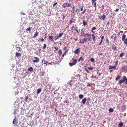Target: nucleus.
Returning a JSON list of instances; mask_svg holds the SVG:
<instances>
[{
    "label": "nucleus",
    "instance_id": "1",
    "mask_svg": "<svg viewBox=\"0 0 127 127\" xmlns=\"http://www.w3.org/2000/svg\"><path fill=\"white\" fill-rule=\"evenodd\" d=\"M77 61V59H74L73 58H72L69 63V66L71 67L74 65L76 64Z\"/></svg>",
    "mask_w": 127,
    "mask_h": 127
},
{
    "label": "nucleus",
    "instance_id": "2",
    "mask_svg": "<svg viewBox=\"0 0 127 127\" xmlns=\"http://www.w3.org/2000/svg\"><path fill=\"white\" fill-rule=\"evenodd\" d=\"M126 82L125 84L126 85H127V78H126L125 76H124L123 78V79L121 80L119 82L118 84L121 85L122 83Z\"/></svg>",
    "mask_w": 127,
    "mask_h": 127
},
{
    "label": "nucleus",
    "instance_id": "3",
    "mask_svg": "<svg viewBox=\"0 0 127 127\" xmlns=\"http://www.w3.org/2000/svg\"><path fill=\"white\" fill-rule=\"evenodd\" d=\"M126 35L123 34L122 36V40L123 41H124V43L126 45H127V37L126 38Z\"/></svg>",
    "mask_w": 127,
    "mask_h": 127
},
{
    "label": "nucleus",
    "instance_id": "4",
    "mask_svg": "<svg viewBox=\"0 0 127 127\" xmlns=\"http://www.w3.org/2000/svg\"><path fill=\"white\" fill-rule=\"evenodd\" d=\"M62 6L64 8H65L67 7H70L71 6V4L68 3H66L63 4Z\"/></svg>",
    "mask_w": 127,
    "mask_h": 127
},
{
    "label": "nucleus",
    "instance_id": "5",
    "mask_svg": "<svg viewBox=\"0 0 127 127\" xmlns=\"http://www.w3.org/2000/svg\"><path fill=\"white\" fill-rule=\"evenodd\" d=\"M33 58L35 59V60H33V62L34 63H37L39 61V58L36 57H34Z\"/></svg>",
    "mask_w": 127,
    "mask_h": 127
},
{
    "label": "nucleus",
    "instance_id": "6",
    "mask_svg": "<svg viewBox=\"0 0 127 127\" xmlns=\"http://www.w3.org/2000/svg\"><path fill=\"white\" fill-rule=\"evenodd\" d=\"M18 122V119L16 117L14 119L13 122V124L15 125H16Z\"/></svg>",
    "mask_w": 127,
    "mask_h": 127
},
{
    "label": "nucleus",
    "instance_id": "7",
    "mask_svg": "<svg viewBox=\"0 0 127 127\" xmlns=\"http://www.w3.org/2000/svg\"><path fill=\"white\" fill-rule=\"evenodd\" d=\"M126 109V107L125 105H123L121 106V111L124 112Z\"/></svg>",
    "mask_w": 127,
    "mask_h": 127
},
{
    "label": "nucleus",
    "instance_id": "8",
    "mask_svg": "<svg viewBox=\"0 0 127 127\" xmlns=\"http://www.w3.org/2000/svg\"><path fill=\"white\" fill-rule=\"evenodd\" d=\"M72 9L73 10L72 13L73 14H75V13H76L78 9H76V10H75L74 7L73 6L72 7Z\"/></svg>",
    "mask_w": 127,
    "mask_h": 127
},
{
    "label": "nucleus",
    "instance_id": "9",
    "mask_svg": "<svg viewBox=\"0 0 127 127\" xmlns=\"http://www.w3.org/2000/svg\"><path fill=\"white\" fill-rule=\"evenodd\" d=\"M80 48H78L76 49L74 51V53L76 54H78L80 52Z\"/></svg>",
    "mask_w": 127,
    "mask_h": 127
},
{
    "label": "nucleus",
    "instance_id": "10",
    "mask_svg": "<svg viewBox=\"0 0 127 127\" xmlns=\"http://www.w3.org/2000/svg\"><path fill=\"white\" fill-rule=\"evenodd\" d=\"M121 68L122 71H127V68L126 67L122 66Z\"/></svg>",
    "mask_w": 127,
    "mask_h": 127
},
{
    "label": "nucleus",
    "instance_id": "11",
    "mask_svg": "<svg viewBox=\"0 0 127 127\" xmlns=\"http://www.w3.org/2000/svg\"><path fill=\"white\" fill-rule=\"evenodd\" d=\"M106 17V15H103L102 16L100 17V19L101 20H104L105 19Z\"/></svg>",
    "mask_w": 127,
    "mask_h": 127
},
{
    "label": "nucleus",
    "instance_id": "12",
    "mask_svg": "<svg viewBox=\"0 0 127 127\" xmlns=\"http://www.w3.org/2000/svg\"><path fill=\"white\" fill-rule=\"evenodd\" d=\"M16 56L18 58L19 57H21V54L20 53H18V52H17L16 53Z\"/></svg>",
    "mask_w": 127,
    "mask_h": 127
},
{
    "label": "nucleus",
    "instance_id": "13",
    "mask_svg": "<svg viewBox=\"0 0 127 127\" xmlns=\"http://www.w3.org/2000/svg\"><path fill=\"white\" fill-rule=\"evenodd\" d=\"M96 27H93L92 28V29L91 30V31L93 32V33H95L94 31L93 30L96 29Z\"/></svg>",
    "mask_w": 127,
    "mask_h": 127
},
{
    "label": "nucleus",
    "instance_id": "14",
    "mask_svg": "<svg viewBox=\"0 0 127 127\" xmlns=\"http://www.w3.org/2000/svg\"><path fill=\"white\" fill-rule=\"evenodd\" d=\"M91 36L92 37V39L93 41L95 42L96 40H95V36L94 34H92Z\"/></svg>",
    "mask_w": 127,
    "mask_h": 127
},
{
    "label": "nucleus",
    "instance_id": "15",
    "mask_svg": "<svg viewBox=\"0 0 127 127\" xmlns=\"http://www.w3.org/2000/svg\"><path fill=\"white\" fill-rule=\"evenodd\" d=\"M86 98H84L82 100V102L83 104H85L86 103Z\"/></svg>",
    "mask_w": 127,
    "mask_h": 127
},
{
    "label": "nucleus",
    "instance_id": "16",
    "mask_svg": "<svg viewBox=\"0 0 127 127\" xmlns=\"http://www.w3.org/2000/svg\"><path fill=\"white\" fill-rule=\"evenodd\" d=\"M113 68L114 69H116V67L115 66H111V65L109 66V69H111Z\"/></svg>",
    "mask_w": 127,
    "mask_h": 127
},
{
    "label": "nucleus",
    "instance_id": "17",
    "mask_svg": "<svg viewBox=\"0 0 127 127\" xmlns=\"http://www.w3.org/2000/svg\"><path fill=\"white\" fill-rule=\"evenodd\" d=\"M42 62L43 63L46 64V65H47V63H48V62L46 60H44V59H43L42 61Z\"/></svg>",
    "mask_w": 127,
    "mask_h": 127
},
{
    "label": "nucleus",
    "instance_id": "18",
    "mask_svg": "<svg viewBox=\"0 0 127 127\" xmlns=\"http://www.w3.org/2000/svg\"><path fill=\"white\" fill-rule=\"evenodd\" d=\"M28 71H32L33 70V68L32 67H30L28 69Z\"/></svg>",
    "mask_w": 127,
    "mask_h": 127
},
{
    "label": "nucleus",
    "instance_id": "19",
    "mask_svg": "<svg viewBox=\"0 0 127 127\" xmlns=\"http://www.w3.org/2000/svg\"><path fill=\"white\" fill-rule=\"evenodd\" d=\"M38 33L37 32V31H36V33H35L34 34V36L33 37V38H35L37 36H38Z\"/></svg>",
    "mask_w": 127,
    "mask_h": 127
},
{
    "label": "nucleus",
    "instance_id": "20",
    "mask_svg": "<svg viewBox=\"0 0 127 127\" xmlns=\"http://www.w3.org/2000/svg\"><path fill=\"white\" fill-rule=\"evenodd\" d=\"M41 91V89L40 88L38 89H37V94H39Z\"/></svg>",
    "mask_w": 127,
    "mask_h": 127
},
{
    "label": "nucleus",
    "instance_id": "21",
    "mask_svg": "<svg viewBox=\"0 0 127 127\" xmlns=\"http://www.w3.org/2000/svg\"><path fill=\"white\" fill-rule=\"evenodd\" d=\"M62 52L61 50L60 49L58 52V54L59 55V56H61L62 54Z\"/></svg>",
    "mask_w": 127,
    "mask_h": 127
},
{
    "label": "nucleus",
    "instance_id": "22",
    "mask_svg": "<svg viewBox=\"0 0 127 127\" xmlns=\"http://www.w3.org/2000/svg\"><path fill=\"white\" fill-rule=\"evenodd\" d=\"M49 38L50 40L52 41H54L53 37L51 36H49Z\"/></svg>",
    "mask_w": 127,
    "mask_h": 127
},
{
    "label": "nucleus",
    "instance_id": "23",
    "mask_svg": "<svg viewBox=\"0 0 127 127\" xmlns=\"http://www.w3.org/2000/svg\"><path fill=\"white\" fill-rule=\"evenodd\" d=\"M87 41V39L85 38H84L82 40L83 43L86 42Z\"/></svg>",
    "mask_w": 127,
    "mask_h": 127
},
{
    "label": "nucleus",
    "instance_id": "24",
    "mask_svg": "<svg viewBox=\"0 0 127 127\" xmlns=\"http://www.w3.org/2000/svg\"><path fill=\"white\" fill-rule=\"evenodd\" d=\"M82 23L83 25H84V26H85L87 24V22L84 20L82 22Z\"/></svg>",
    "mask_w": 127,
    "mask_h": 127
},
{
    "label": "nucleus",
    "instance_id": "25",
    "mask_svg": "<svg viewBox=\"0 0 127 127\" xmlns=\"http://www.w3.org/2000/svg\"><path fill=\"white\" fill-rule=\"evenodd\" d=\"M87 36V37L90 36H91V35L90 34H88V33H86V34H84V35H83V36Z\"/></svg>",
    "mask_w": 127,
    "mask_h": 127
},
{
    "label": "nucleus",
    "instance_id": "26",
    "mask_svg": "<svg viewBox=\"0 0 127 127\" xmlns=\"http://www.w3.org/2000/svg\"><path fill=\"white\" fill-rule=\"evenodd\" d=\"M109 111L110 112H113L114 111L113 109L112 108H110L109 110Z\"/></svg>",
    "mask_w": 127,
    "mask_h": 127
},
{
    "label": "nucleus",
    "instance_id": "27",
    "mask_svg": "<svg viewBox=\"0 0 127 127\" xmlns=\"http://www.w3.org/2000/svg\"><path fill=\"white\" fill-rule=\"evenodd\" d=\"M84 60V59H83V58L82 57H81L79 58L78 61V62H79V61H81L82 60V61H83Z\"/></svg>",
    "mask_w": 127,
    "mask_h": 127
},
{
    "label": "nucleus",
    "instance_id": "28",
    "mask_svg": "<svg viewBox=\"0 0 127 127\" xmlns=\"http://www.w3.org/2000/svg\"><path fill=\"white\" fill-rule=\"evenodd\" d=\"M121 76H117L116 78V81H117L118 79H120V78Z\"/></svg>",
    "mask_w": 127,
    "mask_h": 127
},
{
    "label": "nucleus",
    "instance_id": "29",
    "mask_svg": "<svg viewBox=\"0 0 127 127\" xmlns=\"http://www.w3.org/2000/svg\"><path fill=\"white\" fill-rule=\"evenodd\" d=\"M83 97V95L82 94H80L79 95V97L80 99L82 98Z\"/></svg>",
    "mask_w": 127,
    "mask_h": 127
},
{
    "label": "nucleus",
    "instance_id": "30",
    "mask_svg": "<svg viewBox=\"0 0 127 127\" xmlns=\"http://www.w3.org/2000/svg\"><path fill=\"white\" fill-rule=\"evenodd\" d=\"M64 33H59L58 36L59 37H61L62 36L63 34Z\"/></svg>",
    "mask_w": 127,
    "mask_h": 127
},
{
    "label": "nucleus",
    "instance_id": "31",
    "mask_svg": "<svg viewBox=\"0 0 127 127\" xmlns=\"http://www.w3.org/2000/svg\"><path fill=\"white\" fill-rule=\"evenodd\" d=\"M88 37V38L87 39H88V40L89 41H91V40H92V38L91 37V36H90Z\"/></svg>",
    "mask_w": 127,
    "mask_h": 127
},
{
    "label": "nucleus",
    "instance_id": "32",
    "mask_svg": "<svg viewBox=\"0 0 127 127\" xmlns=\"http://www.w3.org/2000/svg\"><path fill=\"white\" fill-rule=\"evenodd\" d=\"M93 67H88V69L89 70H93Z\"/></svg>",
    "mask_w": 127,
    "mask_h": 127
},
{
    "label": "nucleus",
    "instance_id": "33",
    "mask_svg": "<svg viewBox=\"0 0 127 127\" xmlns=\"http://www.w3.org/2000/svg\"><path fill=\"white\" fill-rule=\"evenodd\" d=\"M119 127H121L123 126V123H119Z\"/></svg>",
    "mask_w": 127,
    "mask_h": 127
},
{
    "label": "nucleus",
    "instance_id": "34",
    "mask_svg": "<svg viewBox=\"0 0 127 127\" xmlns=\"http://www.w3.org/2000/svg\"><path fill=\"white\" fill-rule=\"evenodd\" d=\"M97 1V0H92V4L95 2Z\"/></svg>",
    "mask_w": 127,
    "mask_h": 127
},
{
    "label": "nucleus",
    "instance_id": "35",
    "mask_svg": "<svg viewBox=\"0 0 127 127\" xmlns=\"http://www.w3.org/2000/svg\"><path fill=\"white\" fill-rule=\"evenodd\" d=\"M124 56V54L123 53H121L120 55V57H122Z\"/></svg>",
    "mask_w": 127,
    "mask_h": 127
},
{
    "label": "nucleus",
    "instance_id": "36",
    "mask_svg": "<svg viewBox=\"0 0 127 127\" xmlns=\"http://www.w3.org/2000/svg\"><path fill=\"white\" fill-rule=\"evenodd\" d=\"M112 48L114 50H116V46H113L112 47Z\"/></svg>",
    "mask_w": 127,
    "mask_h": 127
},
{
    "label": "nucleus",
    "instance_id": "37",
    "mask_svg": "<svg viewBox=\"0 0 127 127\" xmlns=\"http://www.w3.org/2000/svg\"><path fill=\"white\" fill-rule=\"evenodd\" d=\"M26 30L27 31H30L31 30V27H29L27 28Z\"/></svg>",
    "mask_w": 127,
    "mask_h": 127
},
{
    "label": "nucleus",
    "instance_id": "38",
    "mask_svg": "<svg viewBox=\"0 0 127 127\" xmlns=\"http://www.w3.org/2000/svg\"><path fill=\"white\" fill-rule=\"evenodd\" d=\"M104 37L103 36H101V42H102L103 41V39H104Z\"/></svg>",
    "mask_w": 127,
    "mask_h": 127
},
{
    "label": "nucleus",
    "instance_id": "39",
    "mask_svg": "<svg viewBox=\"0 0 127 127\" xmlns=\"http://www.w3.org/2000/svg\"><path fill=\"white\" fill-rule=\"evenodd\" d=\"M28 97H25L24 100L26 102H27V100L28 99Z\"/></svg>",
    "mask_w": 127,
    "mask_h": 127
},
{
    "label": "nucleus",
    "instance_id": "40",
    "mask_svg": "<svg viewBox=\"0 0 127 127\" xmlns=\"http://www.w3.org/2000/svg\"><path fill=\"white\" fill-rule=\"evenodd\" d=\"M101 7L102 8L101 9V10H103V9H104V5H102L101 6Z\"/></svg>",
    "mask_w": 127,
    "mask_h": 127
},
{
    "label": "nucleus",
    "instance_id": "41",
    "mask_svg": "<svg viewBox=\"0 0 127 127\" xmlns=\"http://www.w3.org/2000/svg\"><path fill=\"white\" fill-rule=\"evenodd\" d=\"M91 61L92 62H94V59L93 58H92L90 59Z\"/></svg>",
    "mask_w": 127,
    "mask_h": 127
},
{
    "label": "nucleus",
    "instance_id": "42",
    "mask_svg": "<svg viewBox=\"0 0 127 127\" xmlns=\"http://www.w3.org/2000/svg\"><path fill=\"white\" fill-rule=\"evenodd\" d=\"M106 43L108 44L109 43V40L107 38L106 39Z\"/></svg>",
    "mask_w": 127,
    "mask_h": 127
},
{
    "label": "nucleus",
    "instance_id": "43",
    "mask_svg": "<svg viewBox=\"0 0 127 127\" xmlns=\"http://www.w3.org/2000/svg\"><path fill=\"white\" fill-rule=\"evenodd\" d=\"M93 4L94 6L95 7H96V2H95V3H94Z\"/></svg>",
    "mask_w": 127,
    "mask_h": 127
},
{
    "label": "nucleus",
    "instance_id": "44",
    "mask_svg": "<svg viewBox=\"0 0 127 127\" xmlns=\"http://www.w3.org/2000/svg\"><path fill=\"white\" fill-rule=\"evenodd\" d=\"M59 37L58 36H56L55 37V40H56L57 39H58L59 38Z\"/></svg>",
    "mask_w": 127,
    "mask_h": 127
},
{
    "label": "nucleus",
    "instance_id": "45",
    "mask_svg": "<svg viewBox=\"0 0 127 127\" xmlns=\"http://www.w3.org/2000/svg\"><path fill=\"white\" fill-rule=\"evenodd\" d=\"M46 45L45 44H44V45L43 46V49H45L46 48Z\"/></svg>",
    "mask_w": 127,
    "mask_h": 127
},
{
    "label": "nucleus",
    "instance_id": "46",
    "mask_svg": "<svg viewBox=\"0 0 127 127\" xmlns=\"http://www.w3.org/2000/svg\"><path fill=\"white\" fill-rule=\"evenodd\" d=\"M86 9H84V11L82 12V14H84L85 13V12L86 11Z\"/></svg>",
    "mask_w": 127,
    "mask_h": 127
},
{
    "label": "nucleus",
    "instance_id": "47",
    "mask_svg": "<svg viewBox=\"0 0 127 127\" xmlns=\"http://www.w3.org/2000/svg\"><path fill=\"white\" fill-rule=\"evenodd\" d=\"M76 30L77 32V33H79V32L78 31V30L76 29H74V31H75V30Z\"/></svg>",
    "mask_w": 127,
    "mask_h": 127
},
{
    "label": "nucleus",
    "instance_id": "48",
    "mask_svg": "<svg viewBox=\"0 0 127 127\" xmlns=\"http://www.w3.org/2000/svg\"><path fill=\"white\" fill-rule=\"evenodd\" d=\"M57 4V3H54V4L53 5V7H54L55 6V5H56Z\"/></svg>",
    "mask_w": 127,
    "mask_h": 127
},
{
    "label": "nucleus",
    "instance_id": "49",
    "mask_svg": "<svg viewBox=\"0 0 127 127\" xmlns=\"http://www.w3.org/2000/svg\"><path fill=\"white\" fill-rule=\"evenodd\" d=\"M54 48L56 51H57L58 50V48L55 47H54Z\"/></svg>",
    "mask_w": 127,
    "mask_h": 127
},
{
    "label": "nucleus",
    "instance_id": "50",
    "mask_svg": "<svg viewBox=\"0 0 127 127\" xmlns=\"http://www.w3.org/2000/svg\"><path fill=\"white\" fill-rule=\"evenodd\" d=\"M83 6H82L81 7V8H80V11H82L83 10Z\"/></svg>",
    "mask_w": 127,
    "mask_h": 127
},
{
    "label": "nucleus",
    "instance_id": "51",
    "mask_svg": "<svg viewBox=\"0 0 127 127\" xmlns=\"http://www.w3.org/2000/svg\"><path fill=\"white\" fill-rule=\"evenodd\" d=\"M120 105V103H119V104H118V105L117 106V108H118L119 109H120V107L119 106H118V105Z\"/></svg>",
    "mask_w": 127,
    "mask_h": 127
},
{
    "label": "nucleus",
    "instance_id": "52",
    "mask_svg": "<svg viewBox=\"0 0 127 127\" xmlns=\"http://www.w3.org/2000/svg\"><path fill=\"white\" fill-rule=\"evenodd\" d=\"M79 43H81L82 44H83L82 41L81 40H80V41L79 42Z\"/></svg>",
    "mask_w": 127,
    "mask_h": 127
},
{
    "label": "nucleus",
    "instance_id": "53",
    "mask_svg": "<svg viewBox=\"0 0 127 127\" xmlns=\"http://www.w3.org/2000/svg\"><path fill=\"white\" fill-rule=\"evenodd\" d=\"M118 64V61H116V64H115V66H117Z\"/></svg>",
    "mask_w": 127,
    "mask_h": 127
},
{
    "label": "nucleus",
    "instance_id": "54",
    "mask_svg": "<svg viewBox=\"0 0 127 127\" xmlns=\"http://www.w3.org/2000/svg\"><path fill=\"white\" fill-rule=\"evenodd\" d=\"M119 9L118 8H117L116 9L115 11L116 12H117V11H119Z\"/></svg>",
    "mask_w": 127,
    "mask_h": 127
},
{
    "label": "nucleus",
    "instance_id": "55",
    "mask_svg": "<svg viewBox=\"0 0 127 127\" xmlns=\"http://www.w3.org/2000/svg\"><path fill=\"white\" fill-rule=\"evenodd\" d=\"M40 40L41 41H44V39L43 38H42L41 39H40Z\"/></svg>",
    "mask_w": 127,
    "mask_h": 127
},
{
    "label": "nucleus",
    "instance_id": "56",
    "mask_svg": "<svg viewBox=\"0 0 127 127\" xmlns=\"http://www.w3.org/2000/svg\"><path fill=\"white\" fill-rule=\"evenodd\" d=\"M113 37H114L113 35H112V36L111 37V38L112 39H113Z\"/></svg>",
    "mask_w": 127,
    "mask_h": 127
},
{
    "label": "nucleus",
    "instance_id": "57",
    "mask_svg": "<svg viewBox=\"0 0 127 127\" xmlns=\"http://www.w3.org/2000/svg\"><path fill=\"white\" fill-rule=\"evenodd\" d=\"M64 55L63 54V55H62V59L64 57Z\"/></svg>",
    "mask_w": 127,
    "mask_h": 127
},
{
    "label": "nucleus",
    "instance_id": "58",
    "mask_svg": "<svg viewBox=\"0 0 127 127\" xmlns=\"http://www.w3.org/2000/svg\"><path fill=\"white\" fill-rule=\"evenodd\" d=\"M102 42H101V41H100V43H99V45H100L101 44H102Z\"/></svg>",
    "mask_w": 127,
    "mask_h": 127
},
{
    "label": "nucleus",
    "instance_id": "59",
    "mask_svg": "<svg viewBox=\"0 0 127 127\" xmlns=\"http://www.w3.org/2000/svg\"><path fill=\"white\" fill-rule=\"evenodd\" d=\"M113 71V70H110L109 72H112Z\"/></svg>",
    "mask_w": 127,
    "mask_h": 127
},
{
    "label": "nucleus",
    "instance_id": "60",
    "mask_svg": "<svg viewBox=\"0 0 127 127\" xmlns=\"http://www.w3.org/2000/svg\"><path fill=\"white\" fill-rule=\"evenodd\" d=\"M110 23L109 22H108L107 24V25H108Z\"/></svg>",
    "mask_w": 127,
    "mask_h": 127
},
{
    "label": "nucleus",
    "instance_id": "61",
    "mask_svg": "<svg viewBox=\"0 0 127 127\" xmlns=\"http://www.w3.org/2000/svg\"><path fill=\"white\" fill-rule=\"evenodd\" d=\"M116 36H115V37H114V41H115L116 40Z\"/></svg>",
    "mask_w": 127,
    "mask_h": 127
},
{
    "label": "nucleus",
    "instance_id": "62",
    "mask_svg": "<svg viewBox=\"0 0 127 127\" xmlns=\"http://www.w3.org/2000/svg\"><path fill=\"white\" fill-rule=\"evenodd\" d=\"M64 55H66V53H65V52H64V54H63Z\"/></svg>",
    "mask_w": 127,
    "mask_h": 127
},
{
    "label": "nucleus",
    "instance_id": "63",
    "mask_svg": "<svg viewBox=\"0 0 127 127\" xmlns=\"http://www.w3.org/2000/svg\"><path fill=\"white\" fill-rule=\"evenodd\" d=\"M77 39H78L77 38H76L75 39V41H76L77 40Z\"/></svg>",
    "mask_w": 127,
    "mask_h": 127
},
{
    "label": "nucleus",
    "instance_id": "64",
    "mask_svg": "<svg viewBox=\"0 0 127 127\" xmlns=\"http://www.w3.org/2000/svg\"><path fill=\"white\" fill-rule=\"evenodd\" d=\"M123 32L122 31H121L120 32V33H123Z\"/></svg>",
    "mask_w": 127,
    "mask_h": 127
}]
</instances>
